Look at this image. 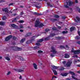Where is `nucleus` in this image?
Returning a JSON list of instances; mask_svg holds the SVG:
<instances>
[{
    "label": "nucleus",
    "instance_id": "obj_12",
    "mask_svg": "<svg viewBox=\"0 0 80 80\" xmlns=\"http://www.w3.org/2000/svg\"><path fill=\"white\" fill-rule=\"evenodd\" d=\"M32 14L33 15H38V16L42 15V13H39L38 12H33Z\"/></svg>",
    "mask_w": 80,
    "mask_h": 80
},
{
    "label": "nucleus",
    "instance_id": "obj_41",
    "mask_svg": "<svg viewBox=\"0 0 80 80\" xmlns=\"http://www.w3.org/2000/svg\"><path fill=\"white\" fill-rule=\"evenodd\" d=\"M12 39L14 40H15L16 39H17V38L15 36H13L12 37Z\"/></svg>",
    "mask_w": 80,
    "mask_h": 80
},
{
    "label": "nucleus",
    "instance_id": "obj_37",
    "mask_svg": "<svg viewBox=\"0 0 80 80\" xmlns=\"http://www.w3.org/2000/svg\"><path fill=\"white\" fill-rule=\"evenodd\" d=\"M50 35L51 36H52V37H53L54 36H55V35H56L55 34V33H52L50 34Z\"/></svg>",
    "mask_w": 80,
    "mask_h": 80
},
{
    "label": "nucleus",
    "instance_id": "obj_28",
    "mask_svg": "<svg viewBox=\"0 0 80 80\" xmlns=\"http://www.w3.org/2000/svg\"><path fill=\"white\" fill-rule=\"evenodd\" d=\"M47 4L49 6H50V7H53V5H52L49 2H47Z\"/></svg>",
    "mask_w": 80,
    "mask_h": 80
},
{
    "label": "nucleus",
    "instance_id": "obj_50",
    "mask_svg": "<svg viewBox=\"0 0 80 80\" xmlns=\"http://www.w3.org/2000/svg\"><path fill=\"white\" fill-rule=\"evenodd\" d=\"M54 78H57V77L56 76H53L52 77V79H53Z\"/></svg>",
    "mask_w": 80,
    "mask_h": 80
},
{
    "label": "nucleus",
    "instance_id": "obj_32",
    "mask_svg": "<svg viewBox=\"0 0 80 80\" xmlns=\"http://www.w3.org/2000/svg\"><path fill=\"white\" fill-rule=\"evenodd\" d=\"M2 19L3 20H6V19H7V17L6 16H4L2 18Z\"/></svg>",
    "mask_w": 80,
    "mask_h": 80
},
{
    "label": "nucleus",
    "instance_id": "obj_56",
    "mask_svg": "<svg viewBox=\"0 0 80 80\" xmlns=\"http://www.w3.org/2000/svg\"><path fill=\"white\" fill-rule=\"evenodd\" d=\"M13 5V3H10L9 4V6H10V5Z\"/></svg>",
    "mask_w": 80,
    "mask_h": 80
},
{
    "label": "nucleus",
    "instance_id": "obj_22",
    "mask_svg": "<svg viewBox=\"0 0 80 80\" xmlns=\"http://www.w3.org/2000/svg\"><path fill=\"white\" fill-rule=\"evenodd\" d=\"M52 67L53 68H54V69H58L59 67L56 66H52Z\"/></svg>",
    "mask_w": 80,
    "mask_h": 80
},
{
    "label": "nucleus",
    "instance_id": "obj_1",
    "mask_svg": "<svg viewBox=\"0 0 80 80\" xmlns=\"http://www.w3.org/2000/svg\"><path fill=\"white\" fill-rule=\"evenodd\" d=\"M40 22H39V20H36L35 23V27H39L40 28H42V27H43V24L42 23L40 24Z\"/></svg>",
    "mask_w": 80,
    "mask_h": 80
},
{
    "label": "nucleus",
    "instance_id": "obj_63",
    "mask_svg": "<svg viewBox=\"0 0 80 80\" xmlns=\"http://www.w3.org/2000/svg\"><path fill=\"white\" fill-rule=\"evenodd\" d=\"M16 15H17V14L16 13L12 14V16H15Z\"/></svg>",
    "mask_w": 80,
    "mask_h": 80
},
{
    "label": "nucleus",
    "instance_id": "obj_38",
    "mask_svg": "<svg viewBox=\"0 0 80 80\" xmlns=\"http://www.w3.org/2000/svg\"><path fill=\"white\" fill-rule=\"evenodd\" d=\"M72 78L74 79V80H78V79L77 78H75L73 76H72Z\"/></svg>",
    "mask_w": 80,
    "mask_h": 80
},
{
    "label": "nucleus",
    "instance_id": "obj_29",
    "mask_svg": "<svg viewBox=\"0 0 80 80\" xmlns=\"http://www.w3.org/2000/svg\"><path fill=\"white\" fill-rule=\"evenodd\" d=\"M51 20L52 22H54L55 21H57V20L56 19H51Z\"/></svg>",
    "mask_w": 80,
    "mask_h": 80
},
{
    "label": "nucleus",
    "instance_id": "obj_17",
    "mask_svg": "<svg viewBox=\"0 0 80 80\" xmlns=\"http://www.w3.org/2000/svg\"><path fill=\"white\" fill-rule=\"evenodd\" d=\"M69 74H71V75H75V73L72 71H70L69 72Z\"/></svg>",
    "mask_w": 80,
    "mask_h": 80
},
{
    "label": "nucleus",
    "instance_id": "obj_54",
    "mask_svg": "<svg viewBox=\"0 0 80 80\" xmlns=\"http://www.w3.org/2000/svg\"><path fill=\"white\" fill-rule=\"evenodd\" d=\"M19 22H20V23H23L24 22L23 20H21L19 21Z\"/></svg>",
    "mask_w": 80,
    "mask_h": 80
},
{
    "label": "nucleus",
    "instance_id": "obj_27",
    "mask_svg": "<svg viewBox=\"0 0 80 80\" xmlns=\"http://www.w3.org/2000/svg\"><path fill=\"white\" fill-rule=\"evenodd\" d=\"M35 37H36L35 36H33L31 38V40H34L35 39Z\"/></svg>",
    "mask_w": 80,
    "mask_h": 80
},
{
    "label": "nucleus",
    "instance_id": "obj_45",
    "mask_svg": "<svg viewBox=\"0 0 80 80\" xmlns=\"http://www.w3.org/2000/svg\"><path fill=\"white\" fill-rule=\"evenodd\" d=\"M57 38L58 40H60L61 39H62V37H58Z\"/></svg>",
    "mask_w": 80,
    "mask_h": 80
},
{
    "label": "nucleus",
    "instance_id": "obj_15",
    "mask_svg": "<svg viewBox=\"0 0 80 80\" xmlns=\"http://www.w3.org/2000/svg\"><path fill=\"white\" fill-rule=\"evenodd\" d=\"M69 6H71L72 4H73V2L71 1H69L68 2Z\"/></svg>",
    "mask_w": 80,
    "mask_h": 80
},
{
    "label": "nucleus",
    "instance_id": "obj_26",
    "mask_svg": "<svg viewBox=\"0 0 80 80\" xmlns=\"http://www.w3.org/2000/svg\"><path fill=\"white\" fill-rule=\"evenodd\" d=\"M5 59H6V60H8V61L10 60V59L8 57H5Z\"/></svg>",
    "mask_w": 80,
    "mask_h": 80
},
{
    "label": "nucleus",
    "instance_id": "obj_23",
    "mask_svg": "<svg viewBox=\"0 0 80 80\" xmlns=\"http://www.w3.org/2000/svg\"><path fill=\"white\" fill-rule=\"evenodd\" d=\"M33 49L34 50H38L39 49V47L37 46L33 47Z\"/></svg>",
    "mask_w": 80,
    "mask_h": 80
},
{
    "label": "nucleus",
    "instance_id": "obj_47",
    "mask_svg": "<svg viewBox=\"0 0 80 80\" xmlns=\"http://www.w3.org/2000/svg\"><path fill=\"white\" fill-rule=\"evenodd\" d=\"M26 44H29L30 43V41H27L26 42Z\"/></svg>",
    "mask_w": 80,
    "mask_h": 80
},
{
    "label": "nucleus",
    "instance_id": "obj_9",
    "mask_svg": "<svg viewBox=\"0 0 80 80\" xmlns=\"http://www.w3.org/2000/svg\"><path fill=\"white\" fill-rule=\"evenodd\" d=\"M64 7L66 8H69V7L67 6L68 5V2H64Z\"/></svg>",
    "mask_w": 80,
    "mask_h": 80
},
{
    "label": "nucleus",
    "instance_id": "obj_4",
    "mask_svg": "<svg viewBox=\"0 0 80 80\" xmlns=\"http://www.w3.org/2000/svg\"><path fill=\"white\" fill-rule=\"evenodd\" d=\"M72 63V61H69L66 63V65L68 67H70L71 66V64Z\"/></svg>",
    "mask_w": 80,
    "mask_h": 80
},
{
    "label": "nucleus",
    "instance_id": "obj_24",
    "mask_svg": "<svg viewBox=\"0 0 80 80\" xmlns=\"http://www.w3.org/2000/svg\"><path fill=\"white\" fill-rule=\"evenodd\" d=\"M75 30V27H72L70 29V30L71 32H72V31H73Z\"/></svg>",
    "mask_w": 80,
    "mask_h": 80
},
{
    "label": "nucleus",
    "instance_id": "obj_58",
    "mask_svg": "<svg viewBox=\"0 0 80 80\" xmlns=\"http://www.w3.org/2000/svg\"><path fill=\"white\" fill-rule=\"evenodd\" d=\"M45 30H46V32H48V31H49V29H46Z\"/></svg>",
    "mask_w": 80,
    "mask_h": 80
},
{
    "label": "nucleus",
    "instance_id": "obj_33",
    "mask_svg": "<svg viewBox=\"0 0 80 80\" xmlns=\"http://www.w3.org/2000/svg\"><path fill=\"white\" fill-rule=\"evenodd\" d=\"M80 36H77L75 38V39L76 40H78V39H80Z\"/></svg>",
    "mask_w": 80,
    "mask_h": 80
},
{
    "label": "nucleus",
    "instance_id": "obj_20",
    "mask_svg": "<svg viewBox=\"0 0 80 80\" xmlns=\"http://www.w3.org/2000/svg\"><path fill=\"white\" fill-rule=\"evenodd\" d=\"M53 72L54 73V74L55 75H57V74L58 73H57V72L56 70H53Z\"/></svg>",
    "mask_w": 80,
    "mask_h": 80
},
{
    "label": "nucleus",
    "instance_id": "obj_16",
    "mask_svg": "<svg viewBox=\"0 0 80 80\" xmlns=\"http://www.w3.org/2000/svg\"><path fill=\"white\" fill-rule=\"evenodd\" d=\"M69 56L68 54H65L64 55V58H69Z\"/></svg>",
    "mask_w": 80,
    "mask_h": 80
},
{
    "label": "nucleus",
    "instance_id": "obj_62",
    "mask_svg": "<svg viewBox=\"0 0 80 80\" xmlns=\"http://www.w3.org/2000/svg\"><path fill=\"white\" fill-rule=\"evenodd\" d=\"M78 34L79 35V36H80V31L79 32V31H78Z\"/></svg>",
    "mask_w": 80,
    "mask_h": 80
},
{
    "label": "nucleus",
    "instance_id": "obj_43",
    "mask_svg": "<svg viewBox=\"0 0 80 80\" xmlns=\"http://www.w3.org/2000/svg\"><path fill=\"white\" fill-rule=\"evenodd\" d=\"M35 7H37V8H40V6H38V5H34Z\"/></svg>",
    "mask_w": 80,
    "mask_h": 80
},
{
    "label": "nucleus",
    "instance_id": "obj_40",
    "mask_svg": "<svg viewBox=\"0 0 80 80\" xmlns=\"http://www.w3.org/2000/svg\"><path fill=\"white\" fill-rule=\"evenodd\" d=\"M17 20L16 18H14L13 20H12V22H17Z\"/></svg>",
    "mask_w": 80,
    "mask_h": 80
},
{
    "label": "nucleus",
    "instance_id": "obj_55",
    "mask_svg": "<svg viewBox=\"0 0 80 80\" xmlns=\"http://www.w3.org/2000/svg\"><path fill=\"white\" fill-rule=\"evenodd\" d=\"M62 63L64 64V65H65V63H66V61H64L62 62Z\"/></svg>",
    "mask_w": 80,
    "mask_h": 80
},
{
    "label": "nucleus",
    "instance_id": "obj_31",
    "mask_svg": "<svg viewBox=\"0 0 80 80\" xmlns=\"http://www.w3.org/2000/svg\"><path fill=\"white\" fill-rule=\"evenodd\" d=\"M38 53H43V51L41 50H39L38 51Z\"/></svg>",
    "mask_w": 80,
    "mask_h": 80
},
{
    "label": "nucleus",
    "instance_id": "obj_39",
    "mask_svg": "<svg viewBox=\"0 0 80 80\" xmlns=\"http://www.w3.org/2000/svg\"><path fill=\"white\" fill-rule=\"evenodd\" d=\"M74 49H73V48H72V50L71 51V52L72 53H74V54L75 53V51H74Z\"/></svg>",
    "mask_w": 80,
    "mask_h": 80
},
{
    "label": "nucleus",
    "instance_id": "obj_5",
    "mask_svg": "<svg viewBox=\"0 0 80 80\" xmlns=\"http://www.w3.org/2000/svg\"><path fill=\"white\" fill-rule=\"evenodd\" d=\"M12 35H9L6 38L5 40H9L11 39V38H12Z\"/></svg>",
    "mask_w": 80,
    "mask_h": 80
},
{
    "label": "nucleus",
    "instance_id": "obj_11",
    "mask_svg": "<svg viewBox=\"0 0 80 80\" xmlns=\"http://www.w3.org/2000/svg\"><path fill=\"white\" fill-rule=\"evenodd\" d=\"M14 70H15L16 72H23V70L22 69H14Z\"/></svg>",
    "mask_w": 80,
    "mask_h": 80
},
{
    "label": "nucleus",
    "instance_id": "obj_61",
    "mask_svg": "<svg viewBox=\"0 0 80 80\" xmlns=\"http://www.w3.org/2000/svg\"><path fill=\"white\" fill-rule=\"evenodd\" d=\"M20 31L21 32H23V30L22 29L20 30Z\"/></svg>",
    "mask_w": 80,
    "mask_h": 80
},
{
    "label": "nucleus",
    "instance_id": "obj_30",
    "mask_svg": "<svg viewBox=\"0 0 80 80\" xmlns=\"http://www.w3.org/2000/svg\"><path fill=\"white\" fill-rule=\"evenodd\" d=\"M60 48H61V49H63V48H65V46H60Z\"/></svg>",
    "mask_w": 80,
    "mask_h": 80
},
{
    "label": "nucleus",
    "instance_id": "obj_25",
    "mask_svg": "<svg viewBox=\"0 0 80 80\" xmlns=\"http://www.w3.org/2000/svg\"><path fill=\"white\" fill-rule=\"evenodd\" d=\"M65 70V68L64 67H60L59 69V70L61 71H62V70Z\"/></svg>",
    "mask_w": 80,
    "mask_h": 80
},
{
    "label": "nucleus",
    "instance_id": "obj_64",
    "mask_svg": "<svg viewBox=\"0 0 80 80\" xmlns=\"http://www.w3.org/2000/svg\"><path fill=\"white\" fill-rule=\"evenodd\" d=\"M20 28H23V26H20Z\"/></svg>",
    "mask_w": 80,
    "mask_h": 80
},
{
    "label": "nucleus",
    "instance_id": "obj_46",
    "mask_svg": "<svg viewBox=\"0 0 80 80\" xmlns=\"http://www.w3.org/2000/svg\"><path fill=\"white\" fill-rule=\"evenodd\" d=\"M65 18H66L65 17H64V16H62V19H63V20H65Z\"/></svg>",
    "mask_w": 80,
    "mask_h": 80
},
{
    "label": "nucleus",
    "instance_id": "obj_53",
    "mask_svg": "<svg viewBox=\"0 0 80 80\" xmlns=\"http://www.w3.org/2000/svg\"><path fill=\"white\" fill-rule=\"evenodd\" d=\"M10 72L9 71L8 73H7V75H10Z\"/></svg>",
    "mask_w": 80,
    "mask_h": 80
},
{
    "label": "nucleus",
    "instance_id": "obj_8",
    "mask_svg": "<svg viewBox=\"0 0 80 80\" xmlns=\"http://www.w3.org/2000/svg\"><path fill=\"white\" fill-rule=\"evenodd\" d=\"M17 58H18V59H19V60H21L22 61H24V59L22 57H21L20 56H17Z\"/></svg>",
    "mask_w": 80,
    "mask_h": 80
},
{
    "label": "nucleus",
    "instance_id": "obj_44",
    "mask_svg": "<svg viewBox=\"0 0 80 80\" xmlns=\"http://www.w3.org/2000/svg\"><path fill=\"white\" fill-rule=\"evenodd\" d=\"M36 45H38V46L41 45V44H40V43H36Z\"/></svg>",
    "mask_w": 80,
    "mask_h": 80
},
{
    "label": "nucleus",
    "instance_id": "obj_60",
    "mask_svg": "<svg viewBox=\"0 0 80 80\" xmlns=\"http://www.w3.org/2000/svg\"><path fill=\"white\" fill-rule=\"evenodd\" d=\"M66 48H69L68 47V45H66Z\"/></svg>",
    "mask_w": 80,
    "mask_h": 80
},
{
    "label": "nucleus",
    "instance_id": "obj_57",
    "mask_svg": "<svg viewBox=\"0 0 80 80\" xmlns=\"http://www.w3.org/2000/svg\"><path fill=\"white\" fill-rule=\"evenodd\" d=\"M25 41L24 40H20V43H23V42L24 41Z\"/></svg>",
    "mask_w": 80,
    "mask_h": 80
},
{
    "label": "nucleus",
    "instance_id": "obj_21",
    "mask_svg": "<svg viewBox=\"0 0 80 80\" xmlns=\"http://www.w3.org/2000/svg\"><path fill=\"white\" fill-rule=\"evenodd\" d=\"M68 73L65 72L64 74H62V76L63 77H65L66 76H67V75H68Z\"/></svg>",
    "mask_w": 80,
    "mask_h": 80
},
{
    "label": "nucleus",
    "instance_id": "obj_51",
    "mask_svg": "<svg viewBox=\"0 0 80 80\" xmlns=\"http://www.w3.org/2000/svg\"><path fill=\"white\" fill-rule=\"evenodd\" d=\"M23 14H24V13H23V12H21V13H20V15L22 16V15H23Z\"/></svg>",
    "mask_w": 80,
    "mask_h": 80
},
{
    "label": "nucleus",
    "instance_id": "obj_52",
    "mask_svg": "<svg viewBox=\"0 0 80 80\" xmlns=\"http://www.w3.org/2000/svg\"><path fill=\"white\" fill-rule=\"evenodd\" d=\"M16 18L17 20H18L20 18V17L19 16H17Z\"/></svg>",
    "mask_w": 80,
    "mask_h": 80
},
{
    "label": "nucleus",
    "instance_id": "obj_6",
    "mask_svg": "<svg viewBox=\"0 0 80 80\" xmlns=\"http://www.w3.org/2000/svg\"><path fill=\"white\" fill-rule=\"evenodd\" d=\"M11 27L13 28H18V27L16 25L14 24H11Z\"/></svg>",
    "mask_w": 80,
    "mask_h": 80
},
{
    "label": "nucleus",
    "instance_id": "obj_7",
    "mask_svg": "<svg viewBox=\"0 0 80 80\" xmlns=\"http://www.w3.org/2000/svg\"><path fill=\"white\" fill-rule=\"evenodd\" d=\"M49 40L50 39V37H48L47 38H45L44 39H43V38H42V39H40L39 40Z\"/></svg>",
    "mask_w": 80,
    "mask_h": 80
},
{
    "label": "nucleus",
    "instance_id": "obj_10",
    "mask_svg": "<svg viewBox=\"0 0 80 80\" xmlns=\"http://www.w3.org/2000/svg\"><path fill=\"white\" fill-rule=\"evenodd\" d=\"M2 12H5V13H8V12L9 11L8 10V8H6L4 9H2Z\"/></svg>",
    "mask_w": 80,
    "mask_h": 80
},
{
    "label": "nucleus",
    "instance_id": "obj_48",
    "mask_svg": "<svg viewBox=\"0 0 80 80\" xmlns=\"http://www.w3.org/2000/svg\"><path fill=\"white\" fill-rule=\"evenodd\" d=\"M12 44L13 45H16V43L15 42H13L12 43Z\"/></svg>",
    "mask_w": 80,
    "mask_h": 80
},
{
    "label": "nucleus",
    "instance_id": "obj_19",
    "mask_svg": "<svg viewBox=\"0 0 80 80\" xmlns=\"http://www.w3.org/2000/svg\"><path fill=\"white\" fill-rule=\"evenodd\" d=\"M5 24V22H0V25H2V26H3V25H4V24Z\"/></svg>",
    "mask_w": 80,
    "mask_h": 80
},
{
    "label": "nucleus",
    "instance_id": "obj_14",
    "mask_svg": "<svg viewBox=\"0 0 80 80\" xmlns=\"http://www.w3.org/2000/svg\"><path fill=\"white\" fill-rule=\"evenodd\" d=\"M33 65L35 69H37V64L35 63H33Z\"/></svg>",
    "mask_w": 80,
    "mask_h": 80
},
{
    "label": "nucleus",
    "instance_id": "obj_36",
    "mask_svg": "<svg viewBox=\"0 0 80 80\" xmlns=\"http://www.w3.org/2000/svg\"><path fill=\"white\" fill-rule=\"evenodd\" d=\"M54 17H55V18H59V17H60V16L58 15H54Z\"/></svg>",
    "mask_w": 80,
    "mask_h": 80
},
{
    "label": "nucleus",
    "instance_id": "obj_49",
    "mask_svg": "<svg viewBox=\"0 0 80 80\" xmlns=\"http://www.w3.org/2000/svg\"><path fill=\"white\" fill-rule=\"evenodd\" d=\"M43 40H38L37 41V42H42Z\"/></svg>",
    "mask_w": 80,
    "mask_h": 80
},
{
    "label": "nucleus",
    "instance_id": "obj_34",
    "mask_svg": "<svg viewBox=\"0 0 80 80\" xmlns=\"http://www.w3.org/2000/svg\"><path fill=\"white\" fill-rule=\"evenodd\" d=\"M68 33V31H63L62 32V33H63V34H66V33Z\"/></svg>",
    "mask_w": 80,
    "mask_h": 80
},
{
    "label": "nucleus",
    "instance_id": "obj_3",
    "mask_svg": "<svg viewBox=\"0 0 80 80\" xmlns=\"http://www.w3.org/2000/svg\"><path fill=\"white\" fill-rule=\"evenodd\" d=\"M11 49L13 50L14 51H19V50H22V48L18 47L11 46Z\"/></svg>",
    "mask_w": 80,
    "mask_h": 80
},
{
    "label": "nucleus",
    "instance_id": "obj_18",
    "mask_svg": "<svg viewBox=\"0 0 80 80\" xmlns=\"http://www.w3.org/2000/svg\"><path fill=\"white\" fill-rule=\"evenodd\" d=\"M32 35V33L29 32L28 33L25 35V37H28L30 36V35Z\"/></svg>",
    "mask_w": 80,
    "mask_h": 80
},
{
    "label": "nucleus",
    "instance_id": "obj_42",
    "mask_svg": "<svg viewBox=\"0 0 80 80\" xmlns=\"http://www.w3.org/2000/svg\"><path fill=\"white\" fill-rule=\"evenodd\" d=\"M52 29L54 31H57V28H52Z\"/></svg>",
    "mask_w": 80,
    "mask_h": 80
},
{
    "label": "nucleus",
    "instance_id": "obj_59",
    "mask_svg": "<svg viewBox=\"0 0 80 80\" xmlns=\"http://www.w3.org/2000/svg\"><path fill=\"white\" fill-rule=\"evenodd\" d=\"M35 21V19H33L32 20L31 22H33Z\"/></svg>",
    "mask_w": 80,
    "mask_h": 80
},
{
    "label": "nucleus",
    "instance_id": "obj_2",
    "mask_svg": "<svg viewBox=\"0 0 80 80\" xmlns=\"http://www.w3.org/2000/svg\"><path fill=\"white\" fill-rule=\"evenodd\" d=\"M51 49H52L51 52H52L53 53H51L50 55L52 57H54V56L53 54H54V55L56 54L57 51L55 49V48L53 46L51 47Z\"/></svg>",
    "mask_w": 80,
    "mask_h": 80
},
{
    "label": "nucleus",
    "instance_id": "obj_13",
    "mask_svg": "<svg viewBox=\"0 0 80 80\" xmlns=\"http://www.w3.org/2000/svg\"><path fill=\"white\" fill-rule=\"evenodd\" d=\"M80 53V50H77L76 51H75L74 52V54H79V53Z\"/></svg>",
    "mask_w": 80,
    "mask_h": 80
},
{
    "label": "nucleus",
    "instance_id": "obj_35",
    "mask_svg": "<svg viewBox=\"0 0 80 80\" xmlns=\"http://www.w3.org/2000/svg\"><path fill=\"white\" fill-rule=\"evenodd\" d=\"M76 18L77 19L78 21L79 22L80 21V18L79 17H76Z\"/></svg>",
    "mask_w": 80,
    "mask_h": 80
}]
</instances>
